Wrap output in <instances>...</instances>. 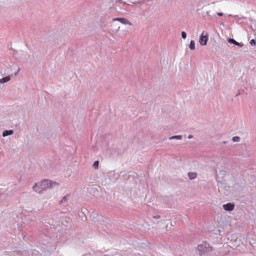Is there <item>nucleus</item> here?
Instances as JSON below:
<instances>
[{
    "label": "nucleus",
    "mask_w": 256,
    "mask_h": 256,
    "mask_svg": "<svg viewBox=\"0 0 256 256\" xmlns=\"http://www.w3.org/2000/svg\"><path fill=\"white\" fill-rule=\"evenodd\" d=\"M234 204L231 203H228L227 204H225L223 205V208L224 210L226 211H232L234 208Z\"/></svg>",
    "instance_id": "obj_5"
},
{
    "label": "nucleus",
    "mask_w": 256,
    "mask_h": 256,
    "mask_svg": "<svg viewBox=\"0 0 256 256\" xmlns=\"http://www.w3.org/2000/svg\"><path fill=\"white\" fill-rule=\"evenodd\" d=\"M182 138V136H171L170 138V140H173V139H177V140H181Z\"/></svg>",
    "instance_id": "obj_12"
},
{
    "label": "nucleus",
    "mask_w": 256,
    "mask_h": 256,
    "mask_svg": "<svg viewBox=\"0 0 256 256\" xmlns=\"http://www.w3.org/2000/svg\"><path fill=\"white\" fill-rule=\"evenodd\" d=\"M216 14L218 16H223V13H222V12H218Z\"/></svg>",
    "instance_id": "obj_19"
},
{
    "label": "nucleus",
    "mask_w": 256,
    "mask_h": 256,
    "mask_svg": "<svg viewBox=\"0 0 256 256\" xmlns=\"http://www.w3.org/2000/svg\"><path fill=\"white\" fill-rule=\"evenodd\" d=\"M69 196L67 195L63 197L60 201V204H62L66 202L68 199Z\"/></svg>",
    "instance_id": "obj_11"
},
{
    "label": "nucleus",
    "mask_w": 256,
    "mask_h": 256,
    "mask_svg": "<svg viewBox=\"0 0 256 256\" xmlns=\"http://www.w3.org/2000/svg\"><path fill=\"white\" fill-rule=\"evenodd\" d=\"M232 141L234 142H239L240 140V138L238 136H234L232 138Z\"/></svg>",
    "instance_id": "obj_15"
},
{
    "label": "nucleus",
    "mask_w": 256,
    "mask_h": 256,
    "mask_svg": "<svg viewBox=\"0 0 256 256\" xmlns=\"http://www.w3.org/2000/svg\"><path fill=\"white\" fill-rule=\"evenodd\" d=\"M112 21H118L124 24L132 25V24L125 18H114L112 19Z\"/></svg>",
    "instance_id": "obj_4"
},
{
    "label": "nucleus",
    "mask_w": 256,
    "mask_h": 256,
    "mask_svg": "<svg viewBox=\"0 0 256 256\" xmlns=\"http://www.w3.org/2000/svg\"><path fill=\"white\" fill-rule=\"evenodd\" d=\"M190 48L192 50H194L195 49V42L194 40H192L190 41Z\"/></svg>",
    "instance_id": "obj_10"
},
{
    "label": "nucleus",
    "mask_w": 256,
    "mask_h": 256,
    "mask_svg": "<svg viewBox=\"0 0 256 256\" xmlns=\"http://www.w3.org/2000/svg\"><path fill=\"white\" fill-rule=\"evenodd\" d=\"M250 44L252 45V46H255L256 44V41L252 39V40H251L250 41Z\"/></svg>",
    "instance_id": "obj_16"
},
{
    "label": "nucleus",
    "mask_w": 256,
    "mask_h": 256,
    "mask_svg": "<svg viewBox=\"0 0 256 256\" xmlns=\"http://www.w3.org/2000/svg\"><path fill=\"white\" fill-rule=\"evenodd\" d=\"M188 176L190 180H194L196 178L197 174L196 172H188Z\"/></svg>",
    "instance_id": "obj_7"
},
{
    "label": "nucleus",
    "mask_w": 256,
    "mask_h": 256,
    "mask_svg": "<svg viewBox=\"0 0 256 256\" xmlns=\"http://www.w3.org/2000/svg\"><path fill=\"white\" fill-rule=\"evenodd\" d=\"M160 218V216L159 215H156V216H153L154 218H156V219Z\"/></svg>",
    "instance_id": "obj_18"
},
{
    "label": "nucleus",
    "mask_w": 256,
    "mask_h": 256,
    "mask_svg": "<svg viewBox=\"0 0 256 256\" xmlns=\"http://www.w3.org/2000/svg\"><path fill=\"white\" fill-rule=\"evenodd\" d=\"M228 42L229 43L233 44L235 45L238 46L240 47L242 46V44L238 43V42H236L232 38H229L228 40Z\"/></svg>",
    "instance_id": "obj_6"
},
{
    "label": "nucleus",
    "mask_w": 256,
    "mask_h": 256,
    "mask_svg": "<svg viewBox=\"0 0 256 256\" xmlns=\"http://www.w3.org/2000/svg\"><path fill=\"white\" fill-rule=\"evenodd\" d=\"M192 138H193V136L192 135H189L188 136V138L189 139Z\"/></svg>",
    "instance_id": "obj_20"
},
{
    "label": "nucleus",
    "mask_w": 256,
    "mask_h": 256,
    "mask_svg": "<svg viewBox=\"0 0 256 256\" xmlns=\"http://www.w3.org/2000/svg\"><path fill=\"white\" fill-rule=\"evenodd\" d=\"M98 164H99V162H98V161H95L93 164V167L95 168V169H97L98 168Z\"/></svg>",
    "instance_id": "obj_14"
},
{
    "label": "nucleus",
    "mask_w": 256,
    "mask_h": 256,
    "mask_svg": "<svg viewBox=\"0 0 256 256\" xmlns=\"http://www.w3.org/2000/svg\"><path fill=\"white\" fill-rule=\"evenodd\" d=\"M213 251V248L206 242H203L196 248V254L199 256H210Z\"/></svg>",
    "instance_id": "obj_2"
},
{
    "label": "nucleus",
    "mask_w": 256,
    "mask_h": 256,
    "mask_svg": "<svg viewBox=\"0 0 256 256\" xmlns=\"http://www.w3.org/2000/svg\"><path fill=\"white\" fill-rule=\"evenodd\" d=\"M58 186V184L56 182L44 179L39 182L36 183L33 186L32 189L35 192L41 194L44 190Z\"/></svg>",
    "instance_id": "obj_1"
},
{
    "label": "nucleus",
    "mask_w": 256,
    "mask_h": 256,
    "mask_svg": "<svg viewBox=\"0 0 256 256\" xmlns=\"http://www.w3.org/2000/svg\"><path fill=\"white\" fill-rule=\"evenodd\" d=\"M10 80V76H6L2 79H0V82L1 83H4L8 82Z\"/></svg>",
    "instance_id": "obj_9"
},
{
    "label": "nucleus",
    "mask_w": 256,
    "mask_h": 256,
    "mask_svg": "<svg viewBox=\"0 0 256 256\" xmlns=\"http://www.w3.org/2000/svg\"><path fill=\"white\" fill-rule=\"evenodd\" d=\"M120 4H122L124 6V9H126V10H128V6L130 5V4H126L124 2H120Z\"/></svg>",
    "instance_id": "obj_13"
},
{
    "label": "nucleus",
    "mask_w": 256,
    "mask_h": 256,
    "mask_svg": "<svg viewBox=\"0 0 256 256\" xmlns=\"http://www.w3.org/2000/svg\"><path fill=\"white\" fill-rule=\"evenodd\" d=\"M13 133H14V132L12 130H6L3 132L2 136H6L8 135H11Z\"/></svg>",
    "instance_id": "obj_8"
},
{
    "label": "nucleus",
    "mask_w": 256,
    "mask_h": 256,
    "mask_svg": "<svg viewBox=\"0 0 256 256\" xmlns=\"http://www.w3.org/2000/svg\"><path fill=\"white\" fill-rule=\"evenodd\" d=\"M208 34L206 32H203L200 36V43L202 46H206L208 40Z\"/></svg>",
    "instance_id": "obj_3"
},
{
    "label": "nucleus",
    "mask_w": 256,
    "mask_h": 256,
    "mask_svg": "<svg viewBox=\"0 0 256 256\" xmlns=\"http://www.w3.org/2000/svg\"><path fill=\"white\" fill-rule=\"evenodd\" d=\"M19 70H20V68H18V72H16V73L14 74H15V75H16V74H18V72H19Z\"/></svg>",
    "instance_id": "obj_21"
},
{
    "label": "nucleus",
    "mask_w": 256,
    "mask_h": 256,
    "mask_svg": "<svg viewBox=\"0 0 256 256\" xmlns=\"http://www.w3.org/2000/svg\"><path fill=\"white\" fill-rule=\"evenodd\" d=\"M182 36L183 38H186V34L184 32H182Z\"/></svg>",
    "instance_id": "obj_17"
}]
</instances>
